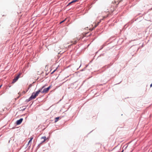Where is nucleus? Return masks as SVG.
Segmentation results:
<instances>
[{"instance_id":"nucleus-1","label":"nucleus","mask_w":152,"mask_h":152,"mask_svg":"<svg viewBox=\"0 0 152 152\" xmlns=\"http://www.w3.org/2000/svg\"><path fill=\"white\" fill-rule=\"evenodd\" d=\"M44 86H43L41 88H40L39 90L36 91V92H33L32 93L31 96L30 97V98L28 99V101H29L30 100H32V99H34L36 97L38 96L40 92H41L42 93H47L49 89H50L51 88V86H50L48 87L44 88H44Z\"/></svg>"},{"instance_id":"nucleus-2","label":"nucleus","mask_w":152,"mask_h":152,"mask_svg":"<svg viewBox=\"0 0 152 152\" xmlns=\"http://www.w3.org/2000/svg\"><path fill=\"white\" fill-rule=\"evenodd\" d=\"M20 74H19L16 77H15L12 80V83L13 84L15 83L20 77Z\"/></svg>"},{"instance_id":"nucleus-3","label":"nucleus","mask_w":152,"mask_h":152,"mask_svg":"<svg viewBox=\"0 0 152 152\" xmlns=\"http://www.w3.org/2000/svg\"><path fill=\"white\" fill-rule=\"evenodd\" d=\"M47 139L45 136L42 137L41 138V143H43L45 142V140Z\"/></svg>"},{"instance_id":"nucleus-4","label":"nucleus","mask_w":152,"mask_h":152,"mask_svg":"<svg viewBox=\"0 0 152 152\" xmlns=\"http://www.w3.org/2000/svg\"><path fill=\"white\" fill-rule=\"evenodd\" d=\"M23 120V118H20L19 120H17L16 122V124L17 125L20 124L22 122Z\"/></svg>"},{"instance_id":"nucleus-5","label":"nucleus","mask_w":152,"mask_h":152,"mask_svg":"<svg viewBox=\"0 0 152 152\" xmlns=\"http://www.w3.org/2000/svg\"><path fill=\"white\" fill-rule=\"evenodd\" d=\"M79 39L78 38H76L75 39H74L73 41H72V42L73 43V44H75L77 42Z\"/></svg>"},{"instance_id":"nucleus-6","label":"nucleus","mask_w":152,"mask_h":152,"mask_svg":"<svg viewBox=\"0 0 152 152\" xmlns=\"http://www.w3.org/2000/svg\"><path fill=\"white\" fill-rule=\"evenodd\" d=\"M77 0H74L70 2L69 3V4H68V5H69L70 4L72 3L75 2H77Z\"/></svg>"},{"instance_id":"nucleus-7","label":"nucleus","mask_w":152,"mask_h":152,"mask_svg":"<svg viewBox=\"0 0 152 152\" xmlns=\"http://www.w3.org/2000/svg\"><path fill=\"white\" fill-rule=\"evenodd\" d=\"M33 138V137H31L30 138V139L28 142V144H29L30 143V142H31V141L32 140Z\"/></svg>"},{"instance_id":"nucleus-8","label":"nucleus","mask_w":152,"mask_h":152,"mask_svg":"<svg viewBox=\"0 0 152 152\" xmlns=\"http://www.w3.org/2000/svg\"><path fill=\"white\" fill-rule=\"evenodd\" d=\"M59 117H58L56 118H55V122H57L58 121V120L59 119Z\"/></svg>"},{"instance_id":"nucleus-9","label":"nucleus","mask_w":152,"mask_h":152,"mask_svg":"<svg viewBox=\"0 0 152 152\" xmlns=\"http://www.w3.org/2000/svg\"><path fill=\"white\" fill-rule=\"evenodd\" d=\"M57 69V68L55 69L54 70L53 72H52L51 73V74H53L54 73V72Z\"/></svg>"},{"instance_id":"nucleus-10","label":"nucleus","mask_w":152,"mask_h":152,"mask_svg":"<svg viewBox=\"0 0 152 152\" xmlns=\"http://www.w3.org/2000/svg\"><path fill=\"white\" fill-rule=\"evenodd\" d=\"M100 21H99V22H98L97 24V25H95V27H96L98 25V24H99V23H100Z\"/></svg>"},{"instance_id":"nucleus-11","label":"nucleus","mask_w":152,"mask_h":152,"mask_svg":"<svg viewBox=\"0 0 152 152\" xmlns=\"http://www.w3.org/2000/svg\"><path fill=\"white\" fill-rule=\"evenodd\" d=\"M64 21V20H63V21H62L60 23H62Z\"/></svg>"},{"instance_id":"nucleus-12","label":"nucleus","mask_w":152,"mask_h":152,"mask_svg":"<svg viewBox=\"0 0 152 152\" xmlns=\"http://www.w3.org/2000/svg\"><path fill=\"white\" fill-rule=\"evenodd\" d=\"M152 86V83L150 85V87H151Z\"/></svg>"},{"instance_id":"nucleus-13","label":"nucleus","mask_w":152,"mask_h":152,"mask_svg":"<svg viewBox=\"0 0 152 152\" xmlns=\"http://www.w3.org/2000/svg\"><path fill=\"white\" fill-rule=\"evenodd\" d=\"M23 92L24 94H25L26 93V92L24 91H23Z\"/></svg>"},{"instance_id":"nucleus-14","label":"nucleus","mask_w":152,"mask_h":152,"mask_svg":"<svg viewBox=\"0 0 152 152\" xmlns=\"http://www.w3.org/2000/svg\"><path fill=\"white\" fill-rule=\"evenodd\" d=\"M1 86H2V85H1V86H0V88H1Z\"/></svg>"},{"instance_id":"nucleus-15","label":"nucleus","mask_w":152,"mask_h":152,"mask_svg":"<svg viewBox=\"0 0 152 152\" xmlns=\"http://www.w3.org/2000/svg\"><path fill=\"white\" fill-rule=\"evenodd\" d=\"M123 151H124V150H122V151L121 152H123Z\"/></svg>"}]
</instances>
